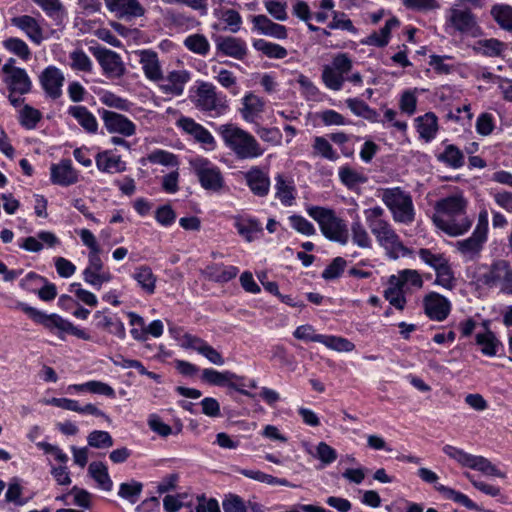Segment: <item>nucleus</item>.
<instances>
[{
  "label": "nucleus",
  "mask_w": 512,
  "mask_h": 512,
  "mask_svg": "<svg viewBox=\"0 0 512 512\" xmlns=\"http://www.w3.org/2000/svg\"><path fill=\"white\" fill-rule=\"evenodd\" d=\"M467 205L468 201L462 193L438 200L434 207L433 223L449 236L465 234L473 223V218L467 214Z\"/></svg>",
  "instance_id": "nucleus-1"
},
{
  "label": "nucleus",
  "mask_w": 512,
  "mask_h": 512,
  "mask_svg": "<svg viewBox=\"0 0 512 512\" xmlns=\"http://www.w3.org/2000/svg\"><path fill=\"white\" fill-rule=\"evenodd\" d=\"M385 211L380 206H374L364 210L366 223L375 236L377 243L382 247L389 258L398 259L411 253L392 225L383 216Z\"/></svg>",
  "instance_id": "nucleus-2"
},
{
  "label": "nucleus",
  "mask_w": 512,
  "mask_h": 512,
  "mask_svg": "<svg viewBox=\"0 0 512 512\" xmlns=\"http://www.w3.org/2000/svg\"><path fill=\"white\" fill-rule=\"evenodd\" d=\"M225 145L238 159H254L263 155L264 149L256 138L244 129L234 125L225 124L219 127Z\"/></svg>",
  "instance_id": "nucleus-3"
},
{
  "label": "nucleus",
  "mask_w": 512,
  "mask_h": 512,
  "mask_svg": "<svg viewBox=\"0 0 512 512\" xmlns=\"http://www.w3.org/2000/svg\"><path fill=\"white\" fill-rule=\"evenodd\" d=\"M306 211L318 223L320 231L325 238L341 245L348 243V225L344 219L336 215L333 209L322 206H309Z\"/></svg>",
  "instance_id": "nucleus-4"
},
{
  "label": "nucleus",
  "mask_w": 512,
  "mask_h": 512,
  "mask_svg": "<svg viewBox=\"0 0 512 512\" xmlns=\"http://www.w3.org/2000/svg\"><path fill=\"white\" fill-rule=\"evenodd\" d=\"M474 279L479 286L499 288L501 292L512 295V267L506 260L479 265Z\"/></svg>",
  "instance_id": "nucleus-5"
},
{
  "label": "nucleus",
  "mask_w": 512,
  "mask_h": 512,
  "mask_svg": "<svg viewBox=\"0 0 512 512\" xmlns=\"http://www.w3.org/2000/svg\"><path fill=\"white\" fill-rule=\"evenodd\" d=\"M392 214L396 223L411 224L415 219V210L411 195L400 187L385 188L379 195Z\"/></svg>",
  "instance_id": "nucleus-6"
},
{
  "label": "nucleus",
  "mask_w": 512,
  "mask_h": 512,
  "mask_svg": "<svg viewBox=\"0 0 512 512\" xmlns=\"http://www.w3.org/2000/svg\"><path fill=\"white\" fill-rule=\"evenodd\" d=\"M195 107L212 116H221L228 109L226 96L217 91V88L210 82H201L193 98Z\"/></svg>",
  "instance_id": "nucleus-7"
},
{
  "label": "nucleus",
  "mask_w": 512,
  "mask_h": 512,
  "mask_svg": "<svg viewBox=\"0 0 512 512\" xmlns=\"http://www.w3.org/2000/svg\"><path fill=\"white\" fill-rule=\"evenodd\" d=\"M443 452L455 460L462 467L477 470L487 476L504 478L505 474L500 471L490 460L483 456L472 455L452 445H445Z\"/></svg>",
  "instance_id": "nucleus-8"
},
{
  "label": "nucleus",
  "mask_w": 512,
  "mask_h": 512,
  "mask_svg": "<svg viewBox=\"0 0 512 512\" xmlns=\"http://www.w3.org/2000/svg\"><path fill=\"white\" fill-rule=\"evenodd\" d=\"M189 163L202 188L211 192L224 188V176L217 165L204 157H195Z\"/></svg>",
  "instance_id": "nucleus-9"
},
{
  "label": "nucleus",
  "mask_w": 512,
  "mask_h": 512,
  "mask_svg": "<svg viewBox=\"0 0 512 512\" xmlns=\"http://www.w3.org/2000/svg\"><path fill=\"white\" fill-rule=\"evenodd\" d=\"M353 67L352 60L346 53H338L333 57L330 65H325L322 70V80L325 86L331 90L339 91L346 81L347 75Z\"/></svg>",
  "instance_id": "nucleus-10"
},
{
  "label": "nucleus",
  "mask_w": 512,
  "mask_h": 512,
  "mask_svg": "<svg viewBox=\"0 0 512 512\" xmlns=\"http://www.w3.org/2000/svg\"><path fill=\"white\" fill-rule=\"evenodd\" d=\"M21 309L35 323L42 325L49 332L56 334L61 340H65V335L70 321L64 319L56 313L46 314L26 304H22Z\"/></svg>",
  "instance_id": "nucleus-11"
},
{
  "label": "nucleus",
  "mask_w": 512,
  "mask_h": 512,
  "mask_svg": "<svg viewBox=\"0 0 512 512\" xmlns=\"http://www.w3.org/2000/svg\"><path fill=\"white\" fill-rule=\"evenodd\" d=\"M202 380L215 386H228L229 388L236 390L242 395L251 398L254 397V394L243 389V384L239 383V381L243 380V377L238 376L231 371L219 372L214 369L206 368L202 371Z\"/></svg>",
  "instance_id": "nucleus-12"
},
{
  "label": "nucleus",
  "mask_w": 512,
  "mask_h": 512,
  "mask_svg": "<svg viewBox=\"0 0 512 512\" xmlns=\"http://www.w3.org/2000/svg\"><path fill=\"white\" fill-rule=\"evenodd\" d=\"M100 114L104 127L110 134H119L123 137L136 134V125L123 114L105 109Z\"/></svg>",
  "instance_id": "nucleus-13"
},
{
  "label": "nucleus",
  "mask_w": 512,
  "mask_h": 512,
  "mask_svg": "<svg viewBox=\"0 0 512 512\" xmlns=\"http://www.w3.org/2000/svg\"><path fill=\"white\" fill-rule=\"evenodd\" d=\"M93 55L109 78H120L125 74L126 69L118 53L99 47L93 49Z\"/></svg>",
  "instance_id": "nucleus-14"
},
{
  "label": "nucleus",
  "mask_w": 512,
  "mask_h": 512,
  "mask_svg": "<svg viewBox=\"0 0 512 512\" xmlns=\"http://www.w3.org/2000/svg\"><path fill=\"white\" fill-rule=\"evenodd\" d=\"M177 126L192 136L206 150H213L215 148L216 142L213 135L194 119L182 116L178 119Z\"/></svg>",
  "instance_id": "nucleus-15"
},
{
  "label": "nucleus",
  "mask_w": 512,
  "mask_h": 512,
  "mask_svg": "<svg viewBox=\"0 0 512 512\" xmlns=\"http://www.w3.org/2000/svg\"><path fill=\"white\" fill-rule=\"evenodd\" d=\"M105 6L117 18L132 20L142 17L145 8L139 0H104Z\"/></svg>",
  "instance_id": "nucleus-16"
},
{
  "label": "nucleus",
  "mask_w": 512,
  "mask_h": 512,
  "mask_svg": "<svg viewBox=\"0 0 512 512\" xmlns=\"http://www.w3.org/2000/svg\"><path fill=\"white\" fill-rule=\"evenodd\" d=\"M39 80L43 90L50 98L58 99L62 95L65 77L56 66L46 67L40 74Z\"/></svg>",
  "instance_id": "nucleus-17"
},
{
  "label": "nucleus",
  "mask_w": 512,
  "mask_h": 512,
  "mask_svg": "<svg viewBox=\"0 0 512 512\" xmlns=\"http://www.w3.org/2000/svg\"><path fill=\"white\" fill-rule=\"evenodd\" d=\"M426 315L434 321L445 320L451 310V303L447 298L436 292H430L423 300Z\"/></svg>",
  "instance_id": "nucleus-18"
},
{
  "label": "nucleus",
  "mask_w": 512,
  "mask_h": 512,
  "mask_svg": "<svg viewBox=\"0 0 512 512\" xmlns=\"http://www.w3.org/2000/svg\"><path fill=\"white\" fill-rule=\"evenodd\" d=\"M190 78V73L187 70H172L168 72L167 76L163 75V80L158 82L159 88L164 94L181 96Z\"/></svg>",
  "instance_id": "nucleus-19"
},
{
  "label": "nucleus",
  "mask_w": 512,
  "mask_h": 512,
  "mask_svg": "<svg viewBox=\"0 0 512 512\" xmlns=\"http://www.w3.org/2000/svg\"><path fill=\"white\" fill-rule=\"evenodd\" d=\"M50 180L53 184L67 187L78 182V172L70 159H62L59 163L51 165Z\"/></svg>",
  "instance_id": "nucleus-20"
},
{
  "label": "nucleus",
  "mask_w": 512,
  "mask_h": 512,
  "mask_svg": "<svg viewBox=\"0 0 512 512\" xmlns=\"http://www.w3.org/2000/svg\"><path fill=\"white\" fill-rule=\"evenodd\" d=\"M253 30L261 35L269 36L278 40L286 39L288 30L284 25L273 22L266 15L251 16Z\"/></svg>",
  "instance_id": "nucleus-21"
},
{
  "label": "nucleus",
  "mask_w": 512,
  "mask_h": 512,
  "mask_svg": "<svg viewBox=\"0 0 512 512\" xmlns=\"http://www.w3.org/2000/svg\"><path fill=\"white\" fill-rule=\"evenodd\" d=\"M245 181L251 192L258 197H265L270 191V178L267 172L254 166L244 175Z\"/></svg>",
  "instance_id": "nucleus-22"
},
{
  "label": "nucleus",
  "mask_w": 512,
  "mask_h": 512,
  "mask_svg": "<svg viewBox=\"0 0 512 512\" xmlns=\"http://www.w3.org/2000/svg\"><path fill=\"white\" fill-rule=\"evenodd\" d=\"M216 49L222 55L229 56L237 60H242L247 55L246 42L241 38L232 36L218 37L216 40Z\"/></svg>",
  "instance_id": "nucleus-23"
},
{
  "label": "nucleus",
  "mask_w": 512,
  "mask_h": 512,
  "mask_svg": "<svg viewBox=\"0 0 512 512\" xmlns=\"http://www.w3.org/2000/svg\"><path fill=\"white\" fill-rule=\"evenodd\" d=\"M139 63L145 77L153 82L163 80V71L160 65L158 54L152 50H141L139 52Z\"/></svg>",
  "instance_id": "nucleus-24"
},
{
  "label": "nucleus",
  "mask_w": 512,
  "mask_h": 512,
  "mask_svg": "<svg viewBox=\"0 0 512 512\" xmlns=\"http://www.w3.org/2000/svg\"><path fill=\"white\" fill-rule=\"evenodd\" d=\"M11 24L22 30L26 36L37 45L41 44L44 39L41 25L30 15L13 17L11 19Z\"/></svg>",
  "instance_id": "nucleus-25"
},
{
  "label": "nucleus",
  "mask_w": 512,
  "mask_h": 512,
  "mask_svg": "<svg viewBox=\"0 0 512 512\" xmlns=\"http://www.w3.org/2000/svg\"><path fill=\"white\" fill-rule=\"evenodd\" d=\"M265 108L264 100L252 92L242 98L240 114L246 122H255L263 113Z\"/></svg>",
  "instance_id": "nucleus-26"
},
{
  "label": "nucleus",
  "mask_w": 512,
  "mask_h": 512,
  "mask_svg": "<svg viewBox=\"0 0 512 512\" xmlns=\"http://www.w3.org/2000/svg\"><path fill=\"white\" fill-rule=\"evenodd\" d=\"M95 161L97 168L105 173L115 174L126 170V163L121 159V156L114 155L109 150L99 152Z\"/></svg>",
  "instance_id": "nucleus-27"
},
{
  "label": "nucleus",
  "mask_w": 512,
  "mask_h": 512,
  "mask_svg": "<svg viewBox=\"0 0 512 512\" xmlns=\"http://www.w3.org/2000/svg\"><path fill=\"white\" fill-rule=\"evenodd\" d=\"M416 129L421 139L430 142L438 132V118L433 112H427L415 119Z\"/></svg>",
  "instance_id": "nucleus-28"
},
{
  "label": "nucleus",
  "mask_w": 512,
  "mask_h": 512,
  "mask_svg": "<svg viewBox=\"0 0 512 512\" xmlns=\"http://www.w3.org/2000/svg\"><path fill=\"white\" fill-rule=\"evenodd\" d=\"M449 21L456 30L463 33L471 32L476 27L475 16L466 8H452Z\"/></svg>",
  "instance_id": "nucleus-29"
},
{
  "label": "nucleus",
  "mask_w": 512,
  "mask_h": 512,
  "mask_svg": "<svg viewBox=\"0 0 512 512\" xmlns=\"http://www.w3.org/2000/svg\"><path fill=\"white\" fill-rule=\"evenodd\" d=\"M68 114L75 118L78 124L90 134H95L98 130L96 117L85 106H70Z\"/></svg>",
  "instance_id": "nucleus-30"
},
{
  "label": "nucleus",
  "mask_w": 512,
  "mask_h": 512,
  "mask_svg": "<svg viewBox=\"0 0 512 512\" xmlns=\"http://www.w3.org/2000/svg\"><path fill=\"white\" fill-rule=\"evenodd\" d=\"M487 238L473 232L472 235L456 243L457 250L469 260L474 259L481 252Z\"/></svg>",
  "instance_id": "nucleus-31"
},
{
  "label": "nucleus",
  "mask_w": 512,
  "mask_h": 512,
  "mask_svg": "<svg viewBox=\"0 0 512 512\" xmlns=\"http://www.w3.org/2000/svg\"><path fill=\"white\" fill-rule=\"evenodd\" d=\"M489 321H484L482 326L485 329L484 333H478L475 337L476 344L481 347V352L489 357L497 354V349L500 346V341L489 328Z\"/></svg>",
  "instance_id": "nucleus-32"
},
{
  "label": "nucleus",
  "mask_w": 512,
  "mask_h": 512,
  "mask_svg": "<svg viewBox=\"0 0 512 512\" xmlns=\"http://www.w3.org/2000/svg\"><path fill=\"white\" fill-rule=\"evenodd\" d=\"M12 93L26 94L31 90V80L24 69L14 70L4 78Z\"/></svg>",
  "instance_id": "nucleus-33"
},
{
  "label": "nucleus",
  "mask_w": 512,
  "mask_h": 512,
  "mask_svg": "<svg viewBox=\"0 0 512 512\" xmlns=\"http://www.w3.org/2000/svg\"><path fill=\"white\" fill-rule=\"evenodd\" d=\"M437 160L447 167L457 170L464 166L465 155L456 145L448 144L444 147L443 152L437 155Z\"/></svg>",
  "instance_id": "nucleus-34"
},
{
  "label": "nucleus",
  "mask_w": 512,
  "mask_h": 512,
  "mask_svg": "<svg viewBox=\"0 0 512 512\" xmlns=\"http://www.w3.org/2000/svg\"><path fill=\"white\" fill-rule=\"evenodd\" d=\"M275 197L285 206H291L295 200V186L293 182L283 174H277L275 177Z\"/></svg>",
  "instance_id": "nucleus-35"
},
{
  "label": "nucleus",
  "mask_w": 512,
  "mask_h": 512,
  "mask_svg": "<svg viewBox=\"0 0 512 512\" xmlns=\"http://www.w3.org/2000/svg\"><path fill=\"white\" fill-rule=\"evenodd\" d=\"M207 275L215 282L226 283L234 279L239 269L233 265H224L222 263H216L206 268Z\"/></svg>",
  "instance_id": "nucleus-36"
},
{
  "label": "nucleus",
  "mask_w": 512,
  "mask_h": 512,
  "mask_svg": "<svg viewBox=\"0 0 512 512\" xmlns=\"http://www.w3.org/2000/svg\"><path fill=\"white\" fill-rule=\"evenodd\" d=\"M132 277L145 293L151 295L155 292L157 277L149 266L137 267Z\"/></svg>",
  "instance_id": "nucleus-37"
},
{
  "label": "nucleus",
  "mask_w": 512,
  "mask_h": 512,
  "mask_svg": "<svg viewBox=\"0 0 512 512\" xmlns=\"http://www.w3.org/2000/svg\"><path fill=\"white\" fill-rule=\"evenodd\" d=\"M399 24L400 22L397 18H390L386 21L385 25L379 30V32H374L369 35L363 43L376 47L386 46L390 39L391 30L398 27Z\"/></svg>",
  "instance_id": "nucleus-38"
},
{
  "label": "nucleus",
  "mask_w": 512,
  "mask_h": 512,
  "mask_svg": "<svg viewBox=\"0 0 512 512\" xmlns=\"http://www.w3.org/2000/svg\"><path fill=\"white\" fill-rule=\"evenodd\" d=\"M389 284L395 286H411L415 288H421L423 286V280L417 270L405 269L398 273V275H392L389 278Z\"/></svg>",
  "instance_id": "nucleus-39"
},
{
  "label": "nucleus",
  "mask_w": 512,
  "mask_h": 512,
  "mask_svg": "<svg viewBox=\"0 0 512 512\" xmlns=\"http://www.w3.org/2000/svg\"><path fill=\"white\" fill-rule=\"evenodd\" d=\"M235 228L247 242H252L257 233L262 232L261 223L255 218H239L235 221Z\"/></svg>",
  "instance_id": "nucleus-40"
},
{
  "label": "nucleus",
  "mask_w": 512,
  "mask_h": 512,
  "mask_svg": "<svg viewBox=\"0 0 512 512\" xmlns=\"http://www.w3.org/2000/svg\"><path fill=\"white\" fill-rule=\"evenodd\" d=\"M254 49L264 54L270 59H284L288 55V51L285 47L268 42L264 39H256L252 43Z\"/></svg>",
  "instance_id": "nucleus-41"
},
{
  "label": "nucleus",
  "mask_w": 512,
  "mask_h": 512,
  "mask_svg": "<svg viewBox=\"0 0 512 512\" xmlns=\"http://www.w3.org/2000/svg\"><path fill=\"white\" fill-rule=\"evenodd\" d=\"M350 231L353 244L362 249L372 248V239L358 216L351 223Z\"/></svg>",
  "instance_id": "nucleus-42"
},
{
  "label": "nucleus",
  "mask_w": 512,
  "mask_h": 512,
  "mask_svg": "<svg viewBox=\"0 0 512 512\" xmlns=\"http://www.w3.org/2000/svg\"><path fill=\"white\" fill-rule=\"evenodd\" d=\"M183 44L190 52L203 57L207 56L210 52V43L207 37L200 33H194L187 36L184 39Z\"/></svg>",
  "instance_id": "nucleus-43"
},
{
  "label": "nucleus",
  "mask_w": 512,
  "mask_h": 512,
  "mask_svg": "<svg viewBox=\"0 0 512 512\" xmlns=\"http://www.w3.org/2000/svg\"><path fill=\"white\" fill-rule=\"evenodd\" d=\"M88 473L98 483L101 489L105 491H111L113 483L108 474V469L104 463H90L88 467Z\"/></svg>",
  "instance_id": "nucleus-44"
},
{
  "label": "nucleus",
  "mask_w": 512,
  "mask_h": 512,
  "mask_svg": "<svg viewBox=\"0 0 512 512\" xmlns=\"http://www.w3.org/2000/svg\"><path fill=\"white\" fill-rule=\"evenodd\" d=\"M490 13L500 28L512 32V6L497 4L491 8Z\"/></svg>",
  "instance_id": "nucleus-45"
},
{
  "label": "nucleus",
  "mask_w": 512,
  "mask_h": 512,
  "mask_svg": "<svg viewBox=\"0 0 512 512\" xmlns=\"http://www.w3.org/2000/svg\"><path fill=\"white\" fill-rule=\"evenodd\" d=\"M435 489L440 492L446 499L452 500L468 509L477 510V505L465 494L456 491L450 487L438 484Z\"/></svg>",
  "instance_id": "nucleus-46"
},
{
  "label": "nucleus",
  "mask_w": 512,
  "mask_h": 512,
  "mask_svg": "<svg viewBox=\"0 0 512 512\" xmlns=\"http://www.w3.org/2000/svg\"><path fill=\"white\" fill-rule=\"evenodd\" d=\"M318 343H321L327 348L337 352H351L355 349L354 343H352L350 340L334 335L322 334L321 339H318Z\"/></svg>",
  "instance_id": "nucleus-47"
},
{
  "label": "nucleus",
  "mask_w": 512,
  "mask_h": 512,
  "mask_svg": "<svg viewBox=\"0 0 512 512\" xmlns=\"http://www.w3.org/2000/svg\"><path fill=\"white\" fill-rule=\"evenodd\" d=\"M338 175L340 181L349 189L367 182V177L364 174L357 172L349 166L340 167Z\"/></svg>",
  "instance_id": "nucleus-48"
},
{
  "label": "nucleus",
  "mask_w": 512,
  "mask_h": 512,
  "mask_svg": "<svg viewBox=\"0 0 512 512\" xmlns=\"http://www.w3.org/2000/svg\"><path fill=\"white\" fill-rule=\"evenodd\" d=\"M312 147L315 155L321 156L327 160L336 161L339 158V155L333 149L330 142L323 136L314 137Z\"/></svg>",
  "instance_id": "nucleus-49"
},
{
  "label": "nucleus",
  "mask_w": 512,
  "mask_h": 512,
  "mask_svg": "<svg viewBox=\"0 0 512 512\" xmlns=\"http://www.w3.org/2000/svg\"><path fill=\"white\" fill-rule=\"evenodd\" d=\"M346 105L356 116L363 117L370 121H375L377 118V112L358 98H348Z\"/></svg>",
  "instance_id": "nucleus-50"
},
{
  "label": "nucleus",
  "mask_w": 512,
  "mask_h": 512,
  "mask_svg": "<svg viewBox=\"0 0 512 512\" xmlns=\"http://www.w3.org/2000/svg\"><path fill=\"white\" fill-rule=\"evenodd\" d=\"M308 454L319 459L323 466L330 465L337 459L336 450L328 445L326 442H320L313 452L311 449L306 450Z\"/></svg>",
  "instance_id": "nucleus-51"
},
{
  "label": "nucleus",
  "mask_w": 512,
  "mask_h": 512,
  "mask_svg": "<svg viewBox=\"0 0 512 512\" xmlns=\"http://www.w3.org/2000/svg\"><path fill=\"white\" fill-rule=\"evenodd\" d=\"M142 489V483L132 480L131 482L122 483L120 485L118 495L128 500L131 504H135L139 500Z\"/></svg>",
  "instance_id": "nucleus-52"
},
{
  "label": "nucleus",
  "mask_w": 512,
  "mask_h": 512,
  "mask_svg": "<svg viewBox=\"0 0 512 512\" xmlns=\"http://www.w3.org/2000/svg\"><path fill=\"white\" fill-rule=\"evenodd\" d=\"M266 11L277 21H286L288 19L287 2L285 0H264Z\"/></svg>",
  "instance_id": "nucleus-53"
},
{
  "label": "nucleus",
  "mask_w": 512,
  "mask_h": 512,
  "mask_svg": "<svg viewBox=\"0 0 512 512\" xmlns=\"http://www.w3.org/2000/svg\"><path fill=\"white\" fill-rule=\"evenodd\" d=\"M436 284L441 285L446 289H452L454 286L455 278L451 269L448 259L435 269Z\"/></svg>",
  "instance_id": "nucleus-54"
},
{
  "label": "nucleus",
  "mask_w": 512,
  "mask_h": 512,
  "mask_svg": "<svg viewBox=\"0 0 512 512\" xmlns=\"http://www.w3.org/2000/svg\"><path fill=\"white\" fill-rule=\"evenodd\" d=\"M41 118V112L29 105H25L19 115L20 124L28 130L34 129Z\"/></svg>",
  "instance_id": "nucleus-55"
},
{
  "label": "nucleus",
  "mask_w": 512,
  "mask_h": 512,
  "mask_svg": "<svg viewBox=\"0 0 512 512\" xmlns=\"http://www.w3.org/2000/svg\"><path fill=\"white\" fill-rule=\"evenodd\" d=\"M3 46L14 55L20 57L23 60H28L31 55V51L26 44L25 41H23L20 38H8L3 42Z\"/></svg>",
  "instance_id": "nucleus-56"
},
{
  "label": "nucleus",
  "mask_w": 512,
  "mask_h": 512,
  "mask_svg": "<svg viewBox=\"0 0 512 512\" xmlns=\"http://www.w3.org/2000/svg\"><path fill=\"white\" fill-rule=\"evenodd\" d=\"M329 29H340L357 34L358 29L353 25L352 21L344 12L332 11V20L328 24Z\"/></svg>",
  "instance_id": "nucleus-57"
},
{
  "label": "nucleus",
  "mask_w": 512,
  "mask_h": 512,
  "mask_svg": "<svg viewBox=\"0 0 512 512\" xmlns=\"http://www.w3.org/2000/svg\"><path fill=\"white\" fill-rule=\"evenodd\" d=\"M88 445L97 449H105L113 446V438L107 431L94 430L87 437Z\"/></svg>",
  "instance_id": "nucleus-58"
},
{
  "label": "nucleus",
  "mask_w": 512,
  "mask_h": 512,
  "mask_svg": "<svg viewBox=\"0 0 512 512\" xmlns=\"http://www.w3.org/2000/svg\"><path fill=\"white\" fill-rule=\"evenodd\" d=\"M69 57L71 60L70 66L73 70L91 72L92 62L83 50L76 49L70 53Z\"/></svg>",
  "instance_id": "nucleus-59"
},
{
  "label": "nucleus",
  "mask_w": 512,
  "mask_h": 512,
  "mask_svg": "<svg viewBox=\"0 0 512 512\" xmlns=\"http://www.w3.org/2000/svg\"><path fill=\"white\" fill-rule=\"evenodd\" d=\"M147 160L153 164H160L163 166L177 167L179 162L175 154L165 150H155L147 156Z\"/></svg>",
  "instance_id": "nucleus-60"
},
{
  "label": "nucleus",
  "mask_w": 512,
  "mask_h": 512,
  "mask_svg": "<svg viewBox=\"0 0 512 512\" xmlns=\"http://www.w3.org/2000/svg\"><path fill=\"white\" fill-rule=\"evenodd\" d=\"M83 279L89 285L100 289L102 284L112 280V274L110 272H99L90 269H84Z\"/></svg>",
  "instance_id": "nucleus-61"
},
{
  "label": "nucleus",
  "mask_w": 512,
  "mask_h": 512,
  "mask_svg": "<svg viewBox=\"0 0 512 512\" xmlns=\"http://www.w3.org/2000/svg\"><path fill=\"white\" fill-rule=\"evenodd\" d=\"M49 17L59 18L64 14V6L60 0H32Z\"/></svg>",
  "instance_id": "nucleus-62"
},
{
  "label": "nucleus",
  "mask_w": 512,
  "mask_h": 512,
  "mask_svg": "<svg viewBox=\"0 0 512 512\" xmlns=\"http://www.w3.org/2000/svg\"><path fill=\"white\" fill-rule=\"evenodd\" d=\"M288 220L291 227L302 235L312 236L316 233L314 225L303 216L291 215Z\"/></svg>",
  "instance_id": "nucleus-63"
},
{
  "label": "nucleus",
  "mask_w": 512,
  "mask_h": 512,
  "mask_svg": "<svg viewBox=\"0 0 512 512\" xmlns=\"http://www.w3.org/2000/svg\"><path fill=\"white\" fill-rule=\"evenodd\" d=\"M401 286L390 285L384 292L385 299L395 308L403 310L406 304V299L403 294Z\"/></svg>",
  "instance_id": "nucleus-64"
}]
</instances>
